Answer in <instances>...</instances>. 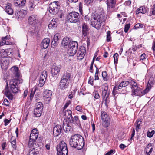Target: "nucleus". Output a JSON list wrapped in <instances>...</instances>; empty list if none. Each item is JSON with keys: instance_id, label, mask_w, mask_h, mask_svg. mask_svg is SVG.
<instances>
[{"instance_id": "nucleus-1", "label": "nucleus", "mask_w": 155, "mask_h": 155, "mask_svg": "<svg viewBox=\"0 0 155 155\" xmlns=\"http://www.w3.org/2000/svg\"><path fill=\"white\" fill-rule=\"evenodd\" d=\"M130 84L132 89V95L133 96L136 95L140 90V88L138 87L137 83L134 80H131L130 81H122L119 85L115 86L114 88L112 91L113 95L115 96L117 93H120V89L125 87Z\"/></svg>"}, {"instance_id": "nucleus-2", "label": "nucleus", "mask_w": 155, "mask_h": 155, "mask_svg": "<svg viewBox=\"0 0 155 155\" xmlns=\"http://www.w3.org/2000/svg\"><path fill=\"white\" fill-rule=\"evenodd\" d=\"M69 144L70 146L78 150H81L83 147L84 144V139L79 134H75L72 136Z\"/></svg>"}, {"instance_id": "nucleus-3", "label": "nucleus", "mask_w": 155, "mask_h": 155, "mask_svg": "<svg viewBox=\"0 0 155 155\" xmlns=\"http://www.w3.org/2000/svg\"><path fill=\"white\" fill-rule=\"evenodd\" d=\"M104 21V18L102 15H99L95 14L91 17V25L96 29H98Z\"/></svg>"}, {"instance_id": "nucleus-4", "label": "nucleus", "mask_w": 155, "mask_h": 155, "mask_svg": "<svg viewBox=\"0 0 155 155\" xmlns=\"http://www.w3.org/2000/svg\"><path fill=\"white\" fill-rule=\"evenodd\" d=\"M101 118L103 121L102 125L104 127H108L110 124L111 120L107 113L104 111H101Z\"/></svg>"}, {"instance_id": "nucleus-5", "label": "nucleus", "mask_w": 155, "mask_h": 155, "mask_svg": "<svg viewBox=\"0 0 155 155\" xmlns=\"http://www.w3.org/2000/svg\"><path fill=\"white\" fill-rule=\"evenodd\" d=\"M79 14L75 11H73L68 14L67 19L71 23H77L79 21Z\"/></svg>"}, {"instance_id": "nucleus-6", "label": "nucleus", "mask_w": 155, "mask_h": 155, "mask_svg": "<svg viewBox=\"0 0 155 155\" xmlns=\"http://www.w3.org/2000/svg\"><path fill=\"white\" fill-rule=\"evenodd\" d=\"M58 153L61 155H68V150L66 144L64 141H61L57 147Z\"/></svg>"}, {"instance_id": "nucleus-7", "label": "nucleus", "mask_w": 155, "mask_h": 155, "mask_svg": "<svg viewBox=\"0 0 155 155\" xmlns=\"http://www.w3.org/2000/svg\"><path fill=\"white\" fill-rule=\"evenodd\" d=\"M58 3V2L55 1L49 4L48 9L50 13L55 15L58 12L60 8Z\"/></svg>"}, {"instance_id": "nucleus-8", "label": "nucleus", "mask_w": 155, "mask_h": 155, "mask_svg": "<svg viewBox=\"0 0 155 155\" xmlns=\"http://www.w3.org/2000/svg\"><path fill=\"white\" fill-rule=\"evenodd\" d=\"M18 80L17 79H13L11 80L9 82V85L10 87V90L13 93H17L18 92Z\"/></svg>"}, {"instance_id": "nucleus-9", "label": "nucleus", "mask_w": 155, "mask_h": 155, "mask_svg": "<svg viewBox=\"0 0 155 155\" xmlns=\"http://www.w3.org/2000/svg\"><path fill=\"white\" fill-rule=\"evenodd\" d=\"M64 124H60L54 127L53 129V134L54 136H57L63 131H65L66 129L64 128Z\"/></svg>"}, {"instance_id": "nucleus-10", "label": "nucleus", "mask_w": 155, "mask_h": 155, "mask_svg": "<svg viewBox=\"0 0 155 155\" xmlns=\"http://www.w3.org/2000/svg\"><path fill=\"white\" fill-rule=\"evenodd\" d=\"M28 21L29 24L35 27H36L40 22L38 16L36 15L30 16L28 18Z\"/></svg>"}, {"instance_id": "nucleus-11", "label": "nucleus", "mask_w": 155, "mask_h": 155, "mask_svg": "<svg viewBox=\"0 0 155 155\" xmlns=\"http://www.w3.org/2000/svg\"><path fill=\"white\" fill-rule=\"evenodd\" d=\"M86 51L85 47L83 46H80L77 54V59L80 60H82L85 54Z\"/></svg>"}, {"instance_id": "nucleus-12", "label": "nucleus", "mask_w": 155, "mask_h": 155, "mask_svg": "<svg viewBox=\"0 0 155 155\" xmlns=\"http://www.w3.org/2000/svg\"><path fill=\"white\" fill-rule=\"evenodd\" d=\"M102 95V98L104 100H108L109 99L110 94L109 91H108V87L107 85H103V87Z\"/></svg>"}, {"instance_id": "nucleus-13", "label": "nucleus", "mask_w": 155, "mask_h": 155, "mask_svg": "<svg viewBox=\"0 0 155 155\" xmlns=\"http://www.w3.org/2000/svg\"><path fill=\"white\" fill-rule=\"evenodd\" d=\"M52 91L49 90H46L43 92V97L44 100L46 101L49 102L52 95Z\"/></svg>"}, {"instance_id": "nucleus-14", "label": "nucleus", "mask_w": 155, "mask_h": 155, "mask_svg": "<svg viewBox=\"0 0 155 155\" xmlns=\"http://www.w3.org/2000/svg\"><path fill=\"white\" fill-rule=\"evenodd\" d=\"M1 54V58H8V56L10 55L11 52L10 51V49H2L0 51Z\"/></svg>"}, {"instance_id": "nucleus-15", "label": "nucleus", "mask_w": 155, "mask_h": 155, "mask_svg": "<svg viewBox=\"0 0 155 155\" xmlns=\"http://www.w3.org/2000/svg\"><path fill=\"white\" fill-rule=\"evenodd\" d=\"M9 61L8 58H2L1 66L2 69L7 70L9 66Z\"/></svg>"}, {"instance_id": "nucleus-16", "label": "nucleus", "mask_w": 155, "mask_h": 155, "mask_svg": "<svg viewBox=\"0 0 155 155\" xmlns=\"http://www.w3.org/2000/svg\"><path fill=\"white\" fill-rule=\"evenodd\" d=\"M69 83L67 79L61 78L60 82V87L62 89L64 90L68 87Z\"/></svg>"}, {"instance_id": "nucleus-17", "label": "nucleus", "mask_w": 155, "mask_h": 155, "mask_svg": "<svg viewBox=\"0 0 155 155\" xmlns=\"http://www.w3.org/2000/svg\"><path fill=\"white\" fill-rule=\"evenodd\" d=\"M38 132L37 129H34L32 130L30 134L29 139L36 140L38 138Z\"/></svg>"}, {"instance_id": "nucleus-18", "label": "nucleus", "mask_w": 155, "mask_h": 155, "mask_svg": "<svg viewBox=\"0 0 155 155\" xmlns=\"http://www.w3.org/2000/svg\"><path fill=\"white\" fill-rule=\"evenodd\" d=\"M50 41V39L48 38L43 39L41 44V48L43 49H46L47 48L49 45Z\"/></svg>"}, {"instance_id": "nucleus-19", "label": "nucleus", "mask_w": 155, "mask_h": 155, "mask_svg": "<svg viewBox=\"0 0 155 155\" xmlns=\"http://www.w3.org/2000/svg\"><path fill=\"white\" fill-rule=\"evenodd\" d=\"M82 33L84 36H87L89 31V27L87 24L85 23H83L82 24Z\"/></svg>"}, {"instance_id": "nucleus-20", "label": "nucleus", "mask_w": 155, "mask_h": 155, "mask_svg": "<svg viewBox=\"0 0 155 155\" xmlns=\"http://www.w3.org/2000/svg\"><path fill=\"white\" fill-rule=\"evenodd\" d=\"M60 68L59 66H54L51 69V72L52 75L54 76H58V73L60 71Z\"/></svg>"}, {"instance_id": "nucleus-21", "label": "nucleus", "mask_w": 155, "mask_h": 155, "mask_svg": "<svg viewBox=\"0 0 155 155\" xmlns=\"http://www.w3.org/2000/svg\"><path fill=\"white\" fill-rule=\"evenodd\" d=\"M116 0H107V4L108 8H114L116 4Z\"/></svg>"}, {"instance_id": "nucleus-22", "label": "nucleus", "mask_w": 155, "mask_h": 155, "mask_svg": "<svg viewBox=\"0 0 155 155\" xmlns=\"http://www.w3.org/2000/svg\"><path fill=\"white\" fill-rule=\"evenodd\" d=\"M5 11L9 15H12L13 13V10L12 8V5L10 3H8L5 6Z\"/></svg>"}, {"instance_id": "nucleus-23", "label": "nucleus", "mask_w": 155, "mask_h": 155, "mask_svg": "<svg viewBox=\"0 0 155 155\" xmlns=\"http://www.w3.org/2000/svg\"><path fill=\"white\" fill-rule=\"evenodd\" d=\"M142 120L138 119L134 124V126L136 127V130L137 132L139 131L140 129H141V125L142 124Z\"/></svg>"}, {"instance_id": "nucleus-24", "label": "nucleus", "mask_w": 155, "mask_h": 155, "mask_svg": "<svg viewBox=\"0 0 155 155\" xmlns=\"http://www.w3.org/2000/svg\"><path fill=\"white\" fill-rule=\"evenodd\" d=\"M26 0H14V4L15 6L19 7L24 5Z\"/></svg>"}, {"instance_id": "nucleus-25", "label": "nucleus", "mask_w": 155, "mask_h": 155, "mask_svg": "<svg viewBox=\"0 0 155 155\" xmlns=\"http://www.w3.org/2000/svg\"><path fill=\"white\" fill-rule=\"evenodd\" d=\"M68 53L71 56L74 55L76 52L78 47H76L75 46L74 48H68Z\"/></svg>"}, {"instance_id": "nucleus-26", "label": "nucleus", "mask_w": 155, "mask_h": 155, "mask_svg": "<svg viewBox=\"0 0 155 155\" xmlns=\"http://www.w3.org/2000/svg\"><path fill=\"white\" fill-rule=\"evenodd\" d=\"M147 12L146 8L145 6H141L137 9L136 11L137 14H138L140 13L144 14Z\"/></svg>"}, {"instance_id": "nucleus-27", "label": "nucleus", "mask_w": 155, "mask_h": 155, "mask_svg": "<svg viewBox=\"0 0 155 155\" xmlns=\"http://www.w3.org/2000/svg\"><path fill=\"white\" fill-rule=\"evenodd\" d=\"M15 14L17 17L18 18L23 17L26 14V11L22 9L16 12Z\"/></svg>"}, {"instance_id": "nucleus-28", "label": "nucleus", "mask_w": 155, "mask_h": 155, "mask_svg": "<svg viewBox=\"0 0 155 155\" xmlns=\"http://www.w3.org/2000/svg\"><path fill=\"white\" fill-rule=\"evenodd\" d=\"M71 118V119H68V123L67 124V127H66V130L65 132L68 131L70 130V127L71 126L72 124L73 123H74L73 120L72 118Z\"/></svg>"}, {"instance_id": "nucleus-29", "label": "nucleus", "mask_w": 155, "mask_h": 155, "mask_svg": "<svg viewBox=\"0 0 155 155\" xmlns=\"http://www.w3.org/2000/svg\"><path fill=\"white\" fill-rule=\"evenodd\" d=\"M39 153L38 149L35 148H31L29 152V155H37Z\"/></svg>"}, {"instance_id": "nucleus-30", "label": "nucleus", "mask_w": 155, "mask_h": 155, "mask_svg": "<svg viewBox=\"0 0 155 155\" xmlns=\"http://www.w3.org/2000/svg\"><path fill=\"white\" fill-rule=\"evenodd\" d=\"M58 19L56 18H53L51 21L50 23L48 25V27H56L57 26V21Z\"/></svg>"}, {"instance_id": "nucleus-31", "label": "nucleus", "mask_w": 155, "mask_h": 155, "mask_svg": "<svg viewBox=\"0 0 155 155\" xmlns=\"http://www.w3.org/2000/svg\"><path fill=\"white\" fill-rule=\"evenodd\" d=\"M42 110L41 108H40V110L38 109H35L34 110V115L36 117H40L42 113Z\"/></svg>"}, {"instance_id": "nucleus-32", "label": "nucleus", "mask_w": 155, "mask_h": 155, "mask_svg": "<svg viewBox=\"0 0 155 155\" xmlns=\"http://www.w3.org/2000/svg\"><path fill=\"white\" fill-rule=\"evenodd\" d=\"M35 142L36 140H33L29 139L28 143L29 147H33L35 148V146H37L38 147V146L37 145H36V144L35 143Z\"/></svg>"}, {"instance_id": "nucleus-33", "label": "nucleus", "mask_w": 155, "mask_h": 155, "mask_svg": "<svg viewBox=\"0 0 155 155\" xmlns=\"http://www.w3.org/2000/svg\"><path fill=\"white\" fill-rule=\"evenodd\" d=\"M69 39L67 38H64L62 41V44L64 46H67L69 45L70 42L69 41Z\"/></svg>"}, {"instance_id": "nucleus-34", "label": "nucleus", "mask_w": 155, "mask_h": 155, "mask_svg": "<svg viewBox=\"0 0 155 155\" xmlns=\"http://www.w3.org/2000/svg\"><path fill=\"white\" fill-rule=\"evenodd\" d=\"M5 95L10 99H12L13 98L12 95L9 91L7 90H5Z\"/></svg>"}, {"instance_id": "nucleus-35", "label": "nucleus", "mask_w": 155, "mask_h": 155, "mask_svg": "<svg viewBox=\"0 0 155 155\" xmlns=\"http://www.w3.org/2000/svg\"><path fill=\"white\" fill-rule=\"evenodd\" d=\"M74 124H75L79 125L80 124V122L79 120L78 117V116H74L73 117H72Z\"/></svg>"}, {"instance_id": "nucleus-36", "label": "nucleus", "mask_w": 155, "mask_h": 155, "mask_svg": "<svg viewBox=\"0 0 155 155\" xmlns=\"http://www.w3.org/2000/svg\"><path fill=\"white\" fill-rule=\"evenodd\" d=\"M78 47V44L77 42L72 41H70L69 45L68 46V48Z\"/></svg>"}, {"instance_id": "nucleus-37", "label": "nucleus", "mask_w": 155, "mask_h": 155, "mask_svg": "<svg viewBox=\"0 0 155 155\" xmlns=\"http://www.w3.org/2000/svg\"><path fill=\"white\" fill-rule=\"evenodd\" d=\"M14 69L15 71V77L17 78L16 79H17L18 80V78H19L20 74L18 72V68L17 67H14ZM16 79V78H15Z\"/></svg>"}, {"instance_id": "nucleus-38", "label": "nucleus", "mask_w": 155, "mask_h": 155, "mask_svg": "<svg viewBox=\"0 0 155 155\" xmlns=\"http://www.w3.org/2000/svg\"><path fill=\"white\" fill-rule=\"evenodd\" d=\"M65 115L67 116L68 118L70 119V118H72V111L71 110H67L65 111Z\"/></svg>"}, {"instance_id": "nucleus-39", "label": "nucleus", "mask_w": 155, "mask_h": 155, "mask_svg": "<svg viewBox=\"0 0 155 155\" xmlns=\"http://www.w3.org/2000/svg\"><path fill=\"white\" fill-rule=\"evenodd\" d=\"M102 75L104 81H107L108 80L107 73L106 71H103L102 73Z\"/></svg>"}, {"instance_id": "nucleus-40", "label": "nucleus", "mask_w": 155, "mask_h": 155, "mask_svg": "<svg viewBox=\"0 0 155 155\" xmlns=\"http://www.w3.org/2000/svg\"><path fill=\"white\" fill-rule=\"evenodd\" d=\"M71 76V75L70 73L66 72L64 74L62 78L67 79V81H68L70 80Z\"/></svg>"}, {"instance_id": "nucleus-41", "label": "nucleus", "mask_w": 155, "mask_h": 155, "mask_svg": "<svg viewBox=\"0 0 155 155\" xmlns=\"http://www.w3.org/2000/svg\"><path fill=\"white\" fill-rule=\"evenodd\" d=\"M11 144L12 146L13 147V148L15 150H16L17 146L16 140L15 138L11 139Z\"/></svg>"}, {"instance_id": "nucleus-42", "label": "nucleus", "mask_w": 155, "mask_h": 155, "mask_svg": "<svg viewBox=\"0 0 155 155\" xmlns=\"http://www.w3.org/2000/svg\"><path fill=\"white\" fill-rule=\"evenodd\" d=\"M47 77V72L45 71H44L42 72L40 76V78L44 79H46Z\"/></svg>"}, {"instance_id": "nucleus-43", "label": "nucleus", "mask_w": 155, "mask_h": 155, "mask_svg": "<svg viewBox=\"0 0 155 155\" xmlns=\"http://www.w3.org/2000/svg\"><path fill=\"white\" fill-rule=\"evenodd\" d=\"M46 79H44L43 78H40L39 81V84H38V85L40 87H42L44 85V84L45 83V81H46Z\"/></svg>"}, {"instance_id": "nucleus-44", "label": "nucleus", "mask_w": 155, "mask_h": 155, "mask_svg": "<svg viewBox=\"0 0 155 155\" xmlns=\"http://www.w3.org/2000/svg\"><path fill=\"white\" fill-rule=\"evenodd\" d=\"M155 134V131L154 130H151V131L150 130L148 131L147 133V136L149 137H151Z\"/></svg>"}, {"instance_id": "nucleus-45", "label": "nucleus", "mask_w": 155, "mask_h": 155, "mask_svg": "<svg viewBox=\"0 0 155 155\" xmlns=\"http://www.w3.org/2000/svg\"><path fill=\"white\" fill-rule=\"evenodd\" d=\"M40 108H41V110H43V107L42 106V103L41 102H38L36 104V107L35 109H38L40 110Z\"/></svg>"}, {"instance_id": "nucleus-46", "label": "nucleus", "mask_w": 155, "mask_h": 155, "mask_svg": "<svg viewBox=\"0 0 155 155\" xmlns=\"http://www.w3.org/2000/svg\"><path fill=\"white\" fill-rule=\"evenodd\" d=\"M114 59V62L115 64H117L118 63V54L116 53L113 56Z\"/></svg>"}, {"instance_id": "nucleus-47", "label": "nucleus", "mask_w": 155, "mask_h": 155, "mask_svg": "<svg viewBox=\"0 0 155 155\" xmlns=\"http://www.w3.org/2000/svg\"><path fill=\"white\" fill-rule=\"evenodd\" d=\"M149 90L148 89L146 88L145 90L142 91L141 88H140V90L138 92L137 94H136V95L139 96V95L138 94H138L140 92H141V94H142V95H144L145 94L147 93L148 92Z\"/></svg>"}, {"instance_id": "nucleus-48", "label": "nucleus", "mask_w": 155, "mask_h": 155, "mask_svg": "<svg viewBox=\"0 0 155 155\" xmlns=\"http://www.w3.org/2000/svg\"><path fill=\"white\" fill-rule=\"evenodd\" d=\"M144 25L142 24L138 23L136 25L134 26V27L136 29L138 28H143Z\"/></svg>"}, {"instance_id": "nucleus-49", "label": "nucleus", "mask_w": 155, "mask_h": 155, "mask_svg": "<svg viewBox=\"0 0 155 155\" xmlns=\"http://www.w3.org/2000/svg\"><path fill=\"white\" fill-rule=\"evenodd\" d=\"M130 24H126L124 27V32L125 33H127L128 32L129 29L130 27Z\"/></svg>"}, {"instance_id": "nucleus-50", "label": "nucleus", "mask_w": 155, "mask_h": 155, "mask_svg": "<svg viewBox=\"0 0 155 155\" xmlns=\"http://www.w3.org/2000/svg\"><path fill=\"white\" fill-rule=\"evenodd\" d=\"M60 37V34L58 33H56L53 39L58 41Z\"/></svg>"}, {"instance_id": "nucleus-51", "label": "nucleus", "mask_w": 155, "mask_h": 155, "mask_svg": "<svg viewBox=\"0 0 155 155\" xmlns=\"http://www.w3.org/2000/svg\"><path fill=\"white\" fill-rule=\"evenodd\" d=\"M35 7V5L33 3L31 2H30V3L29 5V8L31 10H32Z\"/></svg>"}, {"instance_id": "nucleus-52", "label": "nucleus", "mask_w": 155, "mask_h": 155, "mask_svg": "<svg viewBox=\"0 0 155 155\" xmlns=\"http://www.w3.org/2000/svg\"><path fill=\"white\" fill-rule=\"evenodd\" d=\"M93 95H94V98L96 99H98L100 98V95L99 94L96 92L93 93Z\"/></svg>"}, {"instance_id": "nucleus-53", "label": "nucleus", "mask_w": 155, "mask_h": 155, "mask_svg": "<svg viewBox=\"0 0 155 155\" xmlns=\"http://www.w3.org/2000/svg\"><path fill=\"white\" fill-rule=\"evenodd\" d=\"M88 83L91 85H93V78L92 77H90L89 78Z\"/></svg>"}, {"instance_id": "nucleus-54", "label": "nucleus", "mask_w": 155, "mask_h": 155, "mask_svg": "<svg viewBox=\"0 0 155 155\" xmlns=\"http://www.w3.org/2000/svg\"><path fill=\"white\" fill-rule=\"evenodd\" d=\"M11 120V119L8 120V119H5L4 120V122L5 123V125L6 126L8 124L10 123Z\"/></svg>"}, {"instance_id": "nucleus-55", "label": "nucleus", "mask_w": 155, "mask_h": 155, "mask_svg": "<svg viewBox=\"0 0 155 155\" xmlns=\"http://www.w3.org/2000/svg\"><path fill=\"white\" fill-rule=\"evenodd\" d=\"M35 90L34 91H32L31 92V93L30 94V99H32L34 97L35 93Z\"/></svg>"}, {"instance_id": "nucleus-56", "label": "nucleus", "mask_w": 155, "mask_h": 155, "mask_svg": "<svg viewBox=\"0 0 155 155\" xmlns=\"http://www.w3.org/2000/svg\"><path fill=\"white\" fill-rule=\"evenodd\" d=\"M4 105H5L6 106H9V102L8 100L6 99H5L4 100Z\"/></svg>"}, {"instance_id": "nucleus-57", "label": "nucleus", "mask_w": 155, "mask_h": 155, "mask_svg": "<svg viewBox=\"0 0 155 155\" xmlns=\"http://www.w3.org/2000/svg\"><path fill=\"white\" fill-rule=\"evenodd\" d=\"M71 101H69L67 102L64 105V109H65L67 107L69 106V105L71 104Z\"/></svg>"}, {"instance_id": "nucleus-58", "label": "nucleus", "mask_w": 155, "mask_h": 155, "mask_svg": "<svg viewBox=\"0 0 155 155\" xmlns=\"http://www.w3.org/2000/svg\"><path fill=\"white\" fill-rule=\"evenodd\" d=\"M92 2V0H84L85 4H86L87 5L90 4Z\"/></svg>"}, {"instance_id": "nucleus-59", "label": "nucleus", "mask_w": 155, "mask_h": 155, "mask_svg": "<svg viewBox=\"0 0 155 155\" xmlns=\"http://www.w3.org/2000/svg\"><path fill=\"white\" fill-rule=\"evenodd\" d=\"M76 109L79 111H81L82 110V107L80 105H78L76 107Z\"/></svg>"}, {"instance_id": "nucleus-60", "label": "nucleus", "mask_w": 155, "mask_h": 155, "mask_svg": "<svg viewBox=\"0 0 155 155\" xmlns=\"http://www.w3.org/2000/svg\"><path fill=\"white\" fill-rule=\"evenodd\" d=\"M58 43V41H56V40H55L53 39L52 41L51 44L52 45L55 46L57 45Z\"/></svg>"}, {"instance_id": "nucleus-61", "label": "nucleus", "mask_w": 155, "mask_h": 155, "mask_svg": "<svg viewBox=\"0 0 155 155\" xmlns=\"http://www.w3.org/2000/svg\"><path fill=\"white\" fill-rule=\"evenodd\" d=\"M146 54L145 53L142 54L140 56V59L143 60L146 58Z\"/></svg>"}, {"instance_id": "nucleus-62", "label": "nucleus", "mask_w": 155, "mask_h": 155, "mask_svg": "<svg viewBox=\"0 0 155 155\" xmlns=\"http://www.w3.org/2000/svg\"><path fill=\"white\" fill-rule=\"evenodd\" d=\"M126 147V146L124 144H120L119 145V147L122 150H124Z\"/></svg>"}, {"instance_id": "nucleus-63", "label": "nucleus", "mask_w": 155, "mask_h": 155, "mask_svg": "<svg viewBox=\"0 0 155 155\" xmlns=\"http://www.w3.org/2000/svg\"><path fill=\"white\" fill-rule=\"evenodd\" d=\"M115 152V150H110L107 153L108 155H110L113 153H114Z\"/></svg>"}, {"instance_id": "nucleus-64", "label": "nucleus", "mask_w": 155, "mask_h": 155, "mask_svg": "<svg viewBox=\"0 0 155 155\" xmlns=\"http://www.w3.org/2000/svg\"><path fill=\"white\" fill-rule=\"evenodd\" d=\"M153 148L152 147L151 148H150V149L149 152H147H147H146L147 154V155H150L151 154V153H152V152L153 151Z\"/></svg>"}]
</instances>
